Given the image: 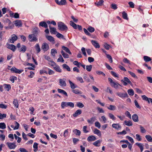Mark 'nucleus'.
<instances>
[{
    "instance_id": "nucleus-1",
    "label": "nucleus",
    "mask_w": 152,
    "mask_h": 152,
    "mask_svg": "<svg viewBox=\"0 0 152 152\" xmlns=\"http://www.w3.org/2000/svg\"><path fill=\"white\" fill-rule=\"evenodd\" d=\"M61 106L62 108L63 109L65 107H67L68 106L73 107L74 106V103L72 102H61Z\"/></svg>"
},
{
    "instance_id": "nucleus-2",
    "label": "nucleus",
    "mask_w": 152,
    "mask_h": 152,
    "mask_svg": "<svg viewBox=\"0 0 152 152\" xmlns=\"http://www.w3.org/2000/svg\"><path fill=\"white\" fill-rule=\"evenodd\" d=\"M58 29L61 31L66 30L67 29V27L64 23L62 22H59L58 24Z\"/></svg>"
},
{
    "instance_id": "nucleus-3",
    "label": "nucleus",
    "mask_w": 152,
    "mask_h": 152,
    "mask_svg": "<svg viewBox=\"0 0 152 152\" xmlns=\"http://www.w3.org/2000/svg\"><path fill=\"white\" fill-rule=\"evenodd\" d=\"M121 82L123 83V84L124 86H126L127 85V83H129L131 85L132 84V82L127 77H124V79L121 80Z\"/></svg>"
},
{
    "instance_id": "nucleus-4",
    "label": "nucleus",
    "mask_w": 152,
    "mask_h": 152,
    "mask_svg": "<svg viewBox=\"0 0 152 152\" xmlns=\"http://www.w3.org/2000/svg\"><path fill=\"white\" fill-rule=\"evenodd\" d=\"M10 70L13 72L18 74H20L23 71V70L18 69L14 66L12 67Z\"/></svg>"
},
{
    "instance_id": "nucleus-5",
    "label": "nucleus",
    "mask_w": 152,
    "mask_h": 152,
    "mask_svg": "<svg viewBox=\"0 0 152 152\" xmlns=\"http://www.w3.org/2000/svg\"><path fill=\"white\" fill-rule=\"evenodd\" d=\"M41 48L45 52L49 49V46L47 43H44L42 44Z\"/></svg>"
},
{
    "instance_id": "nucleus-6",
    "label": "nucleus",
    "mask_w": 152,
    "mask_h": 152,
    "mask_svg": "<svg viewBox=\"0 0 152 152\" xmlns=\"http://www.w3.org/2000/svg\"><path fill=\"white\" fill-rule=\"evenodd\" d=\"M6 144L10 149H14L16 147L15 143L7 142L6 143Z\"/></svg>"
},
{
    "instance_id": "nucleus-7",
    "label": "nucleus",
    "mask_w": 152,
    "mask_h": 152,
    "mask_svg": "<svg viewBox=\"0 0 152 152\" xmlns=\"http://www.w3.org/2000/svg\"><path fill=\"white\" fill-rule=\"evenodd\" d=\"M29 40L30 42L35 41L37 40V38L34 34L29 35L28 36Z\"/></svg>"
},
{
    "instance_id": "nucleus-8",
    "label": "nucleus",
    "mask_w": 152,
    "mask_h": 152,
    "mask_svg": "<svg viewBox=\"0 0 152 152\" xmlns=\"http://www.w3.org/2000/svg\"><path fill=\"white\" fill-rule=\"evenodd\" d=\"M116 94L119 97L122 98L128 97V96L126 93H122L120 92H117Z\"/></svg>"
},
{
    "instance_id": "nucleus-9",
    "label": "nucleus",
    "mask_w": 152,
    "mask_h": 152,
    "mask_svg": "<svg viewBox=\"0 0 152 152\" xmlns=\"http://www.w3.org/2000/svg\"><path fill=\"white\" fill-rule=\"evenodd\" d=\"M112 127L117 130L120 129L121 126L119 124H113L112 125Z\"/></svg>"
},
{
    "instance_id": "nucleus-10",
    "label": "nucleus",
    "mask_w": 152,
    "mask_h": 152,
    "mask_svg": "<svg viewBox=\"0 0 152 152\" xmlns=\"http://www.w3.org/2000/svg\"><path fill=\"white\" fill-rule=\"evenodd\" d=\"M17 37L15 35H12V38L10 39V42L12 43H13L14 42L17 40Z\"/></svg>"
},
{
    "instance_id": "nucleus-11",
    "label": "nucleus",
    "mask_w": 152,
    "mask_h": 152,
    "mask_svg": "<svg viewBox=\"0 0 152 152\" xmlns=\"http://www.w3.org/2000/svg\"><path fill=\"white\" fill-rule=\"evenodd\" d=\"M50 31L51 34H56L58 33V32L56 31V29L54 28H52L49 26Z\"/></svg>"
},
{
    "instance_id": "nucleus-12",
    "label": "nucleus",
    "mask_w": 152,
    "mask_h": 152,
    "mask_svg": "<svg viewBox=\"0 0 152 152\" xmlns=\"http://www.w3.org/2000/svg\"><path fill=\"white\" fill-rule=\"evenodd\" d=\"M7 48L13 51H15L16 49L15 46L12 44L8 45Z\"/></svg>"
},
{
    "instance_id": "nucleus-13",
    "label": "nucleus",
    "mask_w": 152,
    "mask_h": 152,
    "mask_svg": "<svg viewBox=\"0 0 152 152\" xmlns=\"http://www.w3.org/2000/svg\"><path fill=\"white\" fill-rule=\"evenodd\" d=\"M15 24L16 26L19 27H21L22 26L21 21L19 20H16L15 21Z\"/></svg>"
},
{
    "instance_id": "nucleus-14",
    "label": "nucleus",
    "mask_w": 152,
    "mask_h": 152,
    "mask_svg": "<svg viewBox=\"0 0 152 152\" xmlns=\"http://www.w3.org/2000/svg\"><path fill=\"white\" fill-rule=\"evenodd\" d=\"M133 120L135 122L138 121V116L136 114L133 115L132 116Z\"/></svg>"
},
{
    "instance_id": "nucleus-15",
    "label": "nucleus",
    "mask_w": 152,
    "mask_h": 152,
    "mask_svg": "<svg viewBox=\"0 0 152 152\" xmlns=\"http://www.w3.org/2000/svg\"><path fill=\"white\" fill-rule=\"evenodd\" d=\"M82 113V111L80 110H77L74 114H73V116L74 117H76L79 115L80 114Z\"/></svg>"
},
{
    "instance_id": "nucleus-16",
    "label": "nucleus",
    "mask_w": 152,
    "mask_h": 152,
    "mask_svg": "<svg viewBox=\"0 0 152 152\" xmlns=\"http://www.w3.org/2000/svg\"><path fill=\"white\" fill-rule=\"evenodd\" d=\"M46 37L50 42H53L54 41V38L51 36L46 35Z\"/></svg>"
},
{
    "instance_id": "nucleus-17",
    "label": "nucleus",
    "mask_w": 152,
    "mask_h": 152,
    "mask_svg": "<svg viewBox=\"0 0 152 152\" xmlns=\"http://www.w3.org/2000/svg\"><path fill=\"white\" fill-rule=\"evenodd\" d=\"M87 140L89 142L94 141L95 140V137L92 135L88 137Z\"/></svg>"
},
{
    "instance_id": "nucleus-18",
    "label": "nucleus",
    "mask_w": 152,
    "mask_h": 152,
    "mask_svg": "<svg viewBox=\"0 0 152 152\" xmlns=\"http://www.w3.org/2000/svg\"><path fill=\"white\" fill-rule=\"evenodd\" d=\"M59 83L61 86H65L66 85L65 81L62 79H59Z\"/></svg>"
},
{
    "instance_id": "nucleus-19",
    "label": "nucleus",
    "mask_w": 152,
    "mask_h": 152,
    "mask_svg": "<svg viewBox=\"0 0 152 152\" xmlns=\"http://www.w3.org/2000/svg\"><path fill=\"white\" fill-rule=\"evenodd\" d=\"M124 124L128 126H132V123L131 121L129 120V121H125L124 122Z\"/></svg>"
},
{
    "instance_id": "nucleus-20",
    "label": "nucleus",
    "mask_w": 152,
    "mask_h": 152,
    "mask_svg": "<svg viewBox=\"0 0 152 152\" xmlns=\"http://www.w3.org/2000/svg\"><path fill=\"white\" fill-rule=\"evenodd\" d=\"M53 68L55 70L58 72H61V69L60 68L59 66L57 65H56L54 66H53Z\"/></svg>"
},
{
    "instance_id": "nucleus-21",
    "label": "nucleus",
    "mask_w": 152,
    "mask_h": 152,
    "mask_svg": "<svg viewBox=\"0 0 152 152\" xmlns=\"http://www.w3.org/2000/svg\"><path fill=\"white\" fill-rule=\"evenodd\" d=\"M26 50V47L24 45H23L21 48H20L18 49V50L20 51H22L23 52H25Z\"/></svg>"
},
{
    "instance_id": "nucleus-22",
    "label": "nucleus",
    "mask_w": 152,
    "mask_h": 152,
    "mask_svg": "<svg viewBox=\"0 0 152 152\" xmlns=\"http://www.w3.org/2000/svg\"><path fill=\"white\" fill-rule=\"evenodd\" d=\"M58 91L59 93H62L63 94L65 95L66 96H68V95L67 93L64 90L58 88Z\"/></svg>"
},
{
    "instance_id": "nucleus-23",
    "label": "nucleus",
    "mask_w": 152,
    "mask_h": 152,
    "mask_svg": "<svg viewBox=\"0 0 152 152\" xmlns=\"http://www.w3.org/2000/svg\"><path fill=\"white\" fill-rule=\"evenodd\" d=\"M39 25L42 27L47 28L48 27V25L45 22H41L39 23Z\"/></svg>"
},
{
    "instance_id": "nucleus-24",
    "label": "nucleus",
    "mask_w": 152,
    "mask_h": 152,
    "mask_svg": "<svg viewBox=\"0 0 152 152\" xmlns=\"http://www.w3.org/2000/svg\"><path fill=\"white\" fill-rule=\"evenodd\" d=\"M62 48L67 53L70 54H71V53L69 49L67 48L64 46H62Z\"/></svg>"
},
{
    "instance_id": "nucleus-25",
    "label": "nucleus",
    "mask_w": 152,
    "mask_h": 152,
    "mask_svg": "<svg viewBox=\"0 0 152 152\" xmlns=\"http://www.w3.org/2000/svg\"><path fill=\"white\" fill-rule=\"evenodd\" d=\"M107 108L108 109L111 110H114L116 109V107L113 105H110L109 107H107Z\"/></svg>"
},
{
    "instance_id": "nucleus-26",
    "label": "nucleus",
    "mask_w": 152,
    "mask_h": 152,
    "mask_svg": "<svg viewBox=\"0 0 152 152\" xmlns=\"http://www.w3.org/2000/svg\"><path fill=\"white\" fill-rule=\"evenodd\" d=\"M70 24L75 29L77 28V25L74 23L72 21H70Z\"/></svg>"
},
{
    "instance_id": "nucleus-27",
    "label": "nucleus",
    "mask_w": 152,
    "mask_h": 152,
    "mask_svg": "<svg viewBox=\"0 0 152 152\" xmlns=\"http://www.w3.org/2000/svg\"><path fill=\"white\" fill-rule=\"evenodd\" d=\"M111 85L112 87H114L116 89L118 88V85H119L120 86H121L118 83H115V82H113L111 84Z\"/></svg>"
},
{
    "instance_id": "nucleus-28",
    "label": "nucleus",
    "mask_w": 152,
    "mask_h": 152,
    "mask_svg": "<svg viewBox=\"0 0 152 152\" xmlns=\"http://www.w3.org/2000/svg\"><path fill=\"white\" fill-rule=\"evenodd\" d=\"M143 58L144 61L146 62L149 61L151 60V58L147 56H144Z\"/></svg>"
},
{
    "instance_id": "nucleus-29",
    "label": "nucleus",
    "mask_w": 152,
    "mask_h": 152,
    "mask_svg": "<svg viewBox=\"0 0 152 152\" xmlns=\"http://www.w3.org/2000/svg\"><path fill=\"white\" fill-rule=\"evenodd\" d=\"M145 137L148 141L152 142V137L151 136L147 135L145 136Z\"/></svg>"
},
{
    "instance_id": "nucleus-30",
    "label": "nucleus",
    "mask_w": 152,
    "mask_h": 152,
    "mask_svg": "<svg viewBox=\"0 0 152 152\" xmlns=\"http://www.w3.org/2000/svg\"><path fill=\"white\" fill-rule=\"evenodd\" d=\"M57 53V52L55 49H51V53L53 56L55 57V54Z\"/></svg>"
},
{
    "instance_id": "nucleus-31",
    "label": "nucleus",
    "mask_w": 152,
    "mask_h": 152,
    "mask_svg": "<svg viewBox=\"0 0 152 152\" xmlns=\"http://www.w3.org/2000/svg\"><path fill=\"white\" fill-rule=\"evenodd\" d=\"M69 82L72 88L74 89L76 87V86H75V84L70 80H69Z\"/></svg>"
},
{
    "instance_id": "nucleus-32",
    "label": "nucleus",
    "mask_w": 152,
    "mask_h": 152,
    "mask_svg": "<svg viewBox=\"0 0 152 152\" xmlns=\"http://www.w3.org/2000/svg\"><path fill=\"white\" fill-rule=\"evenodd\" d=\"M129 94L130 96H133L134 94V91L132 89H129L127 91Z\"/></svg>"
},
{
    "instance_id": "nucleus-33",
    "label": "nucleus",
    "mask_w": 152,
    "mask_h": 152,
    "mask_svg": "<svg viewBox=\"0 0 152 152\" xmlns=\"http://www.w3.org/2000/svg\"><path fill=\"white\" fill-rule=\"evenodd\" d=\"M104 2V1L103 0H100L97 4L96 3V4L98 7L102 6V5Z\"/></svg>"
},
{
    "instance_id": "nucleus-34",
    "label": "nucleus",
    "mask_w": 152,
    "mask_h": 152,
    "mask_svg": "<svg viewBox=\"0 0 152 152\" xmlns=\"http://www.w3.org/2000/svg\"><path fill=\"white\" fill-rule=\"evenodd\" d=\"M64 68L66 69L68 71H70V69L68 66L66 64H64L62 65Z\"/></svg>"
},
{
    "instance_id": "nucleus-35",
    "label": "nucleus",
    "mask_w": 152,
    "mask_h": 152,
    "mask_svg": "<svg viewBox=\"0 0 152 152\" xmlns=\"http://www.w3.org/2000/svg\"><path fill=\"white\" fill-rule=\"evenodd\" d=\"M123 18L125 19L128 20V18L127 17V15L124 11L122 13Z\"/></svg>"
},
{
    "instance_id": "nucleus-36",
    "label": "nucleus",
    "mask_w": 152,
    "mask_h": 152,
    "mask_svg": "<svg viewBox=\"0 0 152 152\" xmlns=\"http://www.w3.org/2000/svg\"><path fill=\"white\" fill-rule=\"evenodd\" d=\"M4 88L8 91L11 88L10 86V85L4 84Z\"/></svg>"
},
{
    "instance_id": "nucleus-37",
    "label": "nucleus",
    "mask_w": 152,
    "mask_h": 152,
    "mask_svg": "<svg viewBox=\"0 0 152 152\" xmlns=\"http://www.w3.org/2000/svg\"><path fill=\"white\" fill-rule=\"evenodd\" d=\"M73 132L77 135H80L81 134L80 131L77 129H75L73 130Z\"/></svg>"
},
{
    "instance_id": "nucleus-38",
    "label": "nucleus",
    "mask_w": 152,
    "mask_h": 152,
    "mask_svg": "<svg viewBox=\"0 0 152 152\" xmlns=\"http://www.w3.org/2000/svg\"><path fill=\"white\" fill-rule=\"evenodd\" d=\"M6 128V125L4 123H0V128L4 129Z\"/></svg>"
},
{
    "instance_id": "nucleus-39",
    "label": "nucleus",
    "mask_w": 152,
    "mask_h": 152,
    "mask_svg": "<svg viewBox=\"0 0 152 152\" xmlns=\"http://www.w3.org/2000/svg\"><path fill=\"white\" fill-rule=\"evenodd\" d=\"M142 97L143 100L147 101L148 102V103H150V101L149 100V98L147 97L145 95H143L142 96Z\"/></svg>"
},
{
    "instance_id": "nucleus-40",
    "label": "nucleus",
    "mask_w": 152,
    "mask_h": 152,
    "mask_svg": "<svg viewBox=\"0 0 152 152\" xmlns=\"http://www.w3.org/2000/svg\"><path fill=\"white\" fill-rule=\"evenodd\" d=\"M35 48L37 53H39L40 51V49L39 45L38 44H36L35 46Z\"/></svg>"
},
{
    "instance_id": "nucleus-41",
    "label": "nucleus",
    "mask_w": 152,
    "mask_h": 152,
    "mask_svg": "<svg viewBox=\"0 0 152 152\" xmlns=\"http://www.w3.org/2000/svg\"><path fill=\"white\" fill-rule=\"evenodd\" d=\"M140 132L142 133H145L146 132L145 129L141 125H140Z\"/></svg>"
},
{
    "instance_id": "nucleus-42",
    "label": "nucleus",
    "mask_w": 152,
    "mask_h": 152,
    "mask_svg": "<svg viewBox=\"0 0 152 152\" xmlns=\"http://www.w3.org/2000/svg\"><path fill=\"white\" fill-rule=\"evenodd\" d=\"M56 36L57 37L60 38H62L63 39H65V38L64 37V36L61 34H60L58 32V33H57Z\"/></svg>"
},
{
    "instance_id": "nucleus-43",
    "label": "nucleus",
    "mask_w": 152,
    "mask_h": 152,
    "mask_svg": "<svg viewBox=\"0 0 152 152\" xmlns=\"http://www.w3.org/2000/svg\"><path fill=\"white\" fill-rule=\"evenodd\" d=\"M96 134L98 135L99 137H100L102 135L101 132L96 129Z\"/></svg>"
},
{
    "instance_id": "nucleus-44",
    "label": "nucleus",
    "mask_w": 152,
    "mask_h": 152,
    "mask_svg": "<svg viewBox=\"0 0 152 152\" xmlns=\"http://www.w3.org/2000/svg\"><path fill=\"white\" fill-rule=\"evenodd\" d=\"M17 79V77L14 76H12L10 77V80L11 81L12 83H14V81Z\"/></svg>"
},
{
    "instance_id": "nucleus-45",
    "label": "nucleus",
    "mask_w": 152,
    "mask_h": 152,
    "mask_svg": "<svg viewBox=\"0 0 152 152\" xmlns=\"http://www.w3.org/2000/svg\"><path fill=\"white\" fill-rule=\"evenodd\" d=\"M13 104L17 108H18V101L16 99H14L13 102Z\"/></svg>"
},
{
    "instance_id": "nucleus-46",
    "label": "nucleus",
    "mask_w": 152,
    "mask_h": 152,
    "mask_svg": "<svg viewBox=\"0 0 152 152\" xmlns=\"http://www.w3.org/2000/svg\"><path fill=\"white\" fill-rule=\"evenodd\" d=\"M59 57V58L57 60L58 62H64V60L63 58L62 57L61 55H60Z\"/></svg>"
},
{
    "instance_id": "nucleus-47",
    "label": "nucleus",
    "mask_w": 152,
    "mask_h": 152,
    "mask_svg": "<svg viewBox=\"0 0 152 152\" xmlns=\"http://www.w3.org/2000/svg\"><path fill=\"white\" fill-rule=\"evenodd\" d=\"M87 30L90 32H93L95 30L94 28L91 26L87 28Z\"/></svg>"
},
{
    "instance_id": "nucleus-48",
    "label": "nucleus",
    "mask_w": 152,
    "mask_h": 152,
    "mask_svg": "<svg viewBox=\"0 0 152 152\" xmlns=\"http://www.w3.org/2000/svg\"><path fill=\"white\" fill-rule=\"evenodd\" d=\"M48 64L50 65L53 66V67L54 66L56 65V63L52 60L51 61L49 62Z\"/></svg>"
},
{
    "instance_id": "nucleus-49",
    "label": "nucleus",
    "mask_w": 152,
    "mask_h": 152,
    "mask_svg": "<svg viewBox=\"0 0 152 152\" xmlns=\"http://www.w3.org/2000/svg\"><path fill=\"white\" fill-rule=\"evenodd\" d=\"M91 68L92 66L91 65H87L86 66V70L88 72H90L91 71Z\"/></svg>"
},
{
    "instance_id": "nucleus-50",
    "label": "nucleus",
    "mask_w": 152,
    "mask_h": 152,
    "mask_svg": "<svg viewBox=\"0 0 152 152\" xmlns=\"http://www.w3.org/2000/svg\"><path fill=\"white\" fill-rule=\"evenodd\" d=\"M94 118H92L88 120L87 121L89 123L91 124L94 121Z\"/></svg>"
},
{
    "instance_id": "nucleus-51",
    "label": "nucleus",
    "mask_w": 152,
    "mask_h": 152,
    "mask_svg": "<svg viewBox=\"0 0 152 152\" xmlns=\"http://www.w3.org/2000/svg\"><path fill=\"white\" fill-rule=\"evenodd\" d=\"M15 124H16L15 126L14 129L15 130V129H17L19 128V124L17 122L15 121Z\"/></svg>"
},
{
    "instance_id": "nucleus-52",
    "label": "nucleus",
    "mask_w": 152,
    "mask_h": 152,
    "mask_svg": "<svg viewBox=\"0 0 152 152\" xmlns=\"http://www.w3.org/2000/svg\"><path fill=\"white\" fill-rule=\"evenodd\" d=\"M104 46L105 48L107 50H109L110 47V45L106 43H104Z\"/></svg>"
},
{
    "instance_id": "nucleus-53",
    "label": "nucleus",
    "mask_w": 152,
    "mask_h": 152,
    "mask_svg": "<svg viewBox=\"0 0 152 152\" xmlns=\"http://www.w3.org/2000/svg\"><path fill=\"white\" fill-rule=\"evenodd\" d=\"M66 4V2H65L63 0H61L60 1H59L58 3L59 5H65Z\"/></svg>"
},
{
    "instance_id": "nucleus-54",
    "label": "nucleus",
    "mask_w": 152,
    "mask_h": 152,
    "mask_svg": "<svg viewBox=\"0 0 152 152\" xmlns=\"http://www.w3.org/2000/svg\"><path fill=\"white\" fill-rule=\"evenodd\" d=\"M72 91L73 93L76 94H81V92L80 91H79V90L77 89L73 90H72Z\"/></svg>"
},
{
    "instance_id": "nucleus-55",
    "label": "nucleus",
    "mask_w": 152,
    "mask_h": 152,
    "mask_svg": "<svg viewBox=\"0 0 152 152\" xmlns=\"http://www.w3.org/2000/svg\"><path fill=\"white\" fill-rule=\"evenodd\" d=\"M128 72L132 77L134 78H137V76L134 73L130 71H128Z\"/></svg>"
},
{
    "instance_id": "nucleus-56",
    "label": "nucleus",
    "mask_w": 152,
    "mask_h": 152,
    "mask_svg": "<svg viewBox=\"0 0 152 152\" xmlns=\"http://www.w3.org/2000/svg\"><path fill=\"white\" fill-rule=\"evenodd\" d=\"M99 113H104V111L102 108H100L99 107H97L96 108Z\"/></svg>"
},
{
    "instance_id": "nucleus-57",
    "label": "nucleus",
    "mask_w": 152,
    "mask_h": 152,
    "mask_svg": "<svg viewBox=\"0 0 152 152\" xmlns=\"http://www.w3.org/2000/svg\"><path fill=\"white\" fill-rule=\"evenodd\" d=\"M109 116L110 118L112 119L113 120H115V118L114 115L111 113H109Z\"/></svg>"
},
{
    "instance_id": "nucleus-58",
    "label": "nucleus",
    "mask_w": 152,
    "mask_h": 152,
    "mask_svg": "<svg viewBox=\"0 0 152 152\" xmlns=\"http://www.w3.org/2000/svg\"><path fill=\"white\" fill-rule=\"evenodd\" d=\"M68 134V129H66L64 131V132L63 136L65 137H66Z\"/></svg>"
},
{
    "instance_id": "nucleus-59",
    "label": "nucleus",
    "mask_w": 152,
    "mask_h": 152,
    "mask_svg": "<svg viewBox=\"0 0 152 152\" xmlns=\"http://www.w3.org/2000/svg\"><path fill=\"white\" fill-rule=\"evenodd\" d=\"M128 4L129 5V7L132 8L134 7V4L132 1H130L128 3Z\"/></svg>"
},
{
    "instance_id": "nucleus-60",
    "label": "nucleus",
    "mask_w": 152,
    "mask_h": 152,
    "mask_svg": "<svg viewBox=\"0 0 152 152\" xmlns=\"http://www.w3.org/2000/svg\"><path fill=\"white\" fill-rule=\"evenodd\" d=\"M77 106L80 108H82L84 106V105L81 102H78L77 103Z\"/></svg>"
},
{
    "instance_id": "nucleus-61",
    "label": "nucleus",
    "mask_w": 152,
    "mask_h": 152,
    "mask_svg": "<svg viewBox=\"0 0 152 152\" xmlns=\"http://www.w3.org/2000/svg\"><path fill=\"white\" fill-rule=\"evenodd\" d=\"M126 138L128 139L130 142H131L132 143H133L134 142V140L131 137L129 136H127L126 137Z\"/></svg>"
},
{
    "instance_id": "nucleus-62",
    "label": "nucleus",
    "mask_w": 152,
    "mask_h": 152,
    "mask_svg": "<svg viewBox=\"0 0 152 152\" xmlns=\"http://www.w3.org/2000/svg\"><path fill=\"white\" fill-rule=\"evenodd\" d=\"M134 102L136 107L139 109H140V106L137 101L136 100H135Z\"/></svg>"
},
{
    "instance_id": "nucleus-63",
    "label": "nucleus",
    "mask_w": 152,
    "mask_h": 152,
    "mask_svg": "<svg viewBox=\"0 0 152 152\" xmlns=\"http://www.w3.org/2000/svg\"><path fill=\"white\" fill-rule=\"evenodd\" d=\"M111 8L112 9H113L114 10H116V9H117V6L116 4H111Z\"/></svg>"
},
{
    "instance_id": "nucleus-64",
    "label": "nucleus",
    "mask_w": 152,
    "mask_h": 152,
    "mask_svg": "<svg viewBox=\"0 0 152 152\" xmlns=\"http://www.w3.org/2000/svg\"><path fill=\"white\" fill-rule=\"evenodd\" d=\"M20 152H28L25 149L21 148L19 149Z\"/></svg>"
}]
</instances>
